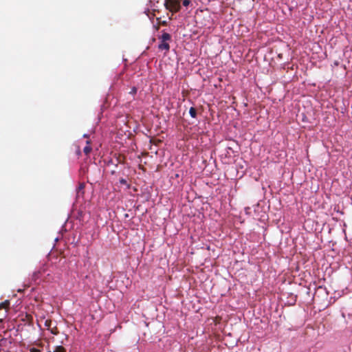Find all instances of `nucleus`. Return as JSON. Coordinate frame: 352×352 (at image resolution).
Returning <instances> with one entry per match:
<instances>
[{"label":"nucleus","instance_id":"obj_12","mask_svg":"<svg viewBox=\"0 0 352 352\" xmlns=\"http://www.w3.org/2000/svg\"><path fill=\"white\" fill-rule=\"evenodd\" d=\"M84 188V185L83 184H80V186H79V190H81Z\"/></svg>","mask_w":352,"mask_h":352},{"label":"nucleus","instance_id":"obj_14","mask_svg":"<svg viewBox=\"0 0 352 352\" xmlns=\"http://www.w3.org/2000/svg\"><path fill=\"white\" fill-rule=\"evenodd\" d=\"M90 144V142L89 140L87 141V144Z\"/></svg>","mask_w":352,"mask_h":352},{"label":"nucleus","instance_id":"obj_1","mask_svg":"<svg viewBox=\"0 0 352 352\" xmlns=\"http://www.w3.org/2000/svg\"><path fill=\"white\" fill-rule=\"evenodd\" d=\"M164 5L167 10L173 12H177L181 8L180 0H165Z\"/></svg>","mask_w":352,"mask_h":352},{"label":"nucleus","instance_id":"obj_13","mask_svg":"<svg viewBox=\"0 0 352 352\" xmlns=\"http://www.w3.org/2000/svg\"><path fill=\"white\" fill-rule=\"evenodd\" d=\"M88 136H89V135H88L87 134H84V135H83V137H84V138H88Z\"/></svg>","mask_w":352,"mask_h":352},{"label":"nucleus","instance_id":"obj_4","mask_svg":"<svg viewBox=\"0 0 352 352\" xmlns=\"http://www.w3.org/2000/svg\"><path fill=\"white\" fill-rule=\"evenodd\" d=\"M189 113H190V116L193 118H196V116H197V111L194 107L190 108Z\"/></svg>","mask_w":352,"mask_h":352},{"label":"nucleus","instance_id":"obj_2","mask_svg":"<svg viewBox=\"0 0 352 352\" xmlns=\"http://www.w3.org/2000/svg\"><path fill=\"white\" fill-rule=\"evenodd\" d=\"M158 48L160 50L168 51L170 49L169 44L166 41L162 42L158 45Z\"/></svg>","mask_w":352,"mask_h":352},{"label":"nucleus","instance_id":"obj_6","mask_svg":"<svg viewBox=\"0 0 352 352\" xmlns=\"http://www.w3.org/2000/svg\"><path fill=\"white\" fill-rule=\"evenodd\" d=\"M91 151V147L89 145H87L84 149L83 151L86 155H88Z\"/></svg>","mask_w":352,"mask_h":352},{"label":"nucleus","instance_id":"obj_11","mask_svg":"<svg viewBox=\"0 0 352 352\" xmlns=\"http://www.w3.org/2000/svg\"><path fill=\"white\" fill-rule=\"evenodd\" d=\"M135 92H136V88H135V87H133V88L132 89V90H131V93L134 94V93H135Z\"/></svg>","mask_w":352,"mask_h":352},{"label":"nucleus","instance_id":"obj_3","mask_svg":"<svg viewBox=\"0 0 352 352\" xmlns=\"http://www.w3.org/2000/svg\"><path fill=\"white\" fill-rule=\"evenodd\" d=\"M160 40L162 42H164V41H170V38H171V36L170 35L167 33V32H164L162 36H160Z\"/></svg>","mask_w":352,"mask_h":352},{"label":"nucleus","instance_id":"obj_8","mask_svg":"<svg viewBox=\"0 0 352 352\" xmlns=\"http://www.w3.org/2000/svg\"><path fill=\"white\" fill-rule=\"evenodd\" d=\"M39 274H40V272L39 271L36 272L34 273L33 276H34V280H37V278H38V275Z\"/></svg>","mask_w":352,"mask_h":352},{"label":"nucleus","instance_id":"obj_9","mask_svg":"<svg viewBox=\"0 0 352 352\" xmlns=\"http://www.w3.org/2000/svg\"><path fill=\"white\" fill-rule=\"evenodd\" d=\"M189 4H190V1L189 0H184L183 1V5L184 6H188Z\"/></svg>","mask_w":352,"mask_h":352},{"label":"nucleus","instance_id":"obj_15","mask_svg":"<svg viewBox=\"0 0 352 352\" xmlns=\"http://www.w3.org/2000/svg\"><path fill=\"white\" fill-rule=\"evenodd\" d=\"M237 1H241L242 0H236Z\"/></svg>","mask_w":352,"mask_h":352},{"label":"nucleus","instance_id":"obj_5","mask_svg":"<svg viewBox=\"0 0 352 352\" xmlns=\"http://www.w3.org/2000/svg\"><path fill=\"white\" fill-rule=\"evenodd\" d=\"M10 305V301L6 300L4 302L0 303V309L7 308Z\"/></svg>","mask_w":352,"mask_h":352},{"label":"nucleus","instance_id":"obj_7","mask_svg":"<svg viewBox=\"0 0 352 352\" xmlns=\"http://www.w3.org/2000/svg\"><path fill=\"white\" fill-rule=\"evenodd\" d=\"M30 352H40V349L36 346L30 347Z\"/></svg>","mask_w":352,"mask_h":352},{"label":"nucleus","instance_id":"obj_10","mask_svg":"<svg viewBox=\"0 0 352 352\" xmlns=\"http://www.w3.org/2000/svg\"><path fill=\"white\" fill-rule=\"evenodd\" d=\"M120 184H126V181L124 179H120Z\"/></svg>","mask_w":352,"mask_h":352}]
</instances>
